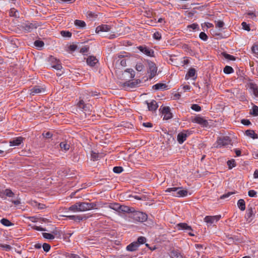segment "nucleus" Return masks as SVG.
<instances>
[{
    "instance_id": "1",
    "label": "nucleus",
    "mask_w": 258,
    "mask_h": 258,
    "mask_svg": "<svg viewBox=\"0 0 258 258\" xmlns=\"http://www.w3.org/2000/svg\"><path fill=\"white\" fill-rule=\"evenodd\" d=\"M132 218L135 221L140 222H143L147 220V215L143 212L139 211H134L133 210Z\"/></svg>"
},
{
    "instance_id": "2",
    "label": "nucleus",
    "mask_w": 258,
    "mask_h": 258,
    "mask_svg": "<svg viewBox=\"0 0 258 258\" xmlns=\"http://www.w3.org/2000/svg\"><path fill=\"white\" fill-rule=\"evenodd\" d=\"M231 144V140L228 137H220L218 139L214 147L217 148L226 146Z\"/></svg>"
},
{
    "instance_id": "3",
    "label": "nucleus",
    "mask_w": 258,
    "mask_h": 258,
    "mask_svg": "<svg viewBox=\"0 0 258 258\" xmlns=\"http://www.w3.org/2000/svg\"><path fill=\"white\" fill-rule=\"evenodd\" d=\"M80 212H85L93 209H96V205L94 203L79 202Z\"/></svg>"
},
{
    "instance_id": "4",
    "label": "nucleus",
    "mask_w": 258,
    "mask_h": 258,
    "mask_svg": "<svg viewBox=\"0 0 258 258\" xmlns=\"http://www.w3.org/2000/svg\"><path fill=\"white\" fill-rule=\"evenodd\" d=\"M20 27L26 32H29L37 28V25L36 24L25 22L21 24Z\"/></svg>"
},
{
    "instance_id": "5",
    "label": "nucleus",
    "mask_w": 258,
    "mask_h": 258,
    "mask_svg": "<svg viewBox=\"0 0 258 258\" xmlns=\"http://www.w3.org/2000/svg\"><path fill=\"white\" fill-rule=\"evenodd\" d=\"M160 111H161L163 116V119L168 120L172 118V115L170 112V107L168 106L161 107Z\"/></svg>"
},
{
    "instance_id": "6",
    "label": "nucleus",
    "mask_w": 258,
    "mask_h": 258,
    "mask_svg": "<svg viewBox=\"0 0 258 258\" xmlns=\"http://www.w3.org/2000/svg\"><path fill=\"white\" fill-rule=\"evenodd\" d=\"M148 64V73H150V79L153 78L157 73V68L154 62L149 61Z\"/></svg>"
},
{
    "instance_id": "7",
    "label": "nucleus",
    "mask_w": 258,
    "mask_h": 258,
    "mask_svg": "<svg viewBox=\"0 0 258 258\" xmlns=\"http://www.w3.org/2000/svg\"><path fill=\"white\" fill-rule=\"evenodd\" d=\"M140 82L141 81L140 80H137L134 82H126L122 84V87L125 90H129L136 88Z\"/></svg>"
},
{
    "instance_id": "8",
    "label": "nucleus",
    "mask_w": 258,
    "mask_h": 258,
    "mask_svg": "<svg viewBox=\"0 0 258 258\" xmlns=\"http://www.w3.org/2000/svg\"><path fill=\"white\" fill-rule=\"evenodd\" d=\"M221 218V215L207 216L204 218V221L208 224L212 225L217 222Z\"/></svg>"
},
{
    "instance_id": "9",
    "label": "nucleus",
    "mask_w": 258,
    "mask_h": 258,
    "mask_svg": "<svg viewBox=\"0 0 258 258\" xmlns=\"http://www.w3.org/2000/svg\"><path fill=\"white\" fill-rule=\"evenodd\" d=\"M190 132L188 131H184L179 133L177 135V141L180 144H182L185 141L188 136L190 135Z\"/></svg>"
},
{
    "instance_id": "10",
    "label": "nucleus",
    "mask_w": 258,
    "mask_h": 258,
    "mask_svg": "<svg viewBox=\"0 0 258 258\" xmlns=\"http://www.w3.org/2000/svg\"><path fill=\"white\" fill-rule=\"evenodd\" d=\"M111 27L110 26L102 24L96 27L95 32L97 34H100L101 32H107L111 31Z\"/></svg>"
},
{
    "instance_id": "11",
    "label": "nucleus",
    "mask_w": 258,
    "mask_h": 258,
    "mask_svg": "<svg viewBox=\"0 0 258 258\" xmlns=\"http://www.w3.org/2000/svg\"><path fill=\"white\" fill-rule=\"evenodd\" d=\"M255 213V210L252 207H250L248 208L245 216V218L247 222L249 223L251 221V217L254 215Z\"/></svg>"
},
{
    "instance_id": "12",
    "label": "nucleus",
    "mask_w": 258,
    "mask_h": 258,
    "mask_svg": "<svg viewBox=\"0 0 258 258\" xmlns=\"http://www.w3.org/2000/svg\"><path fill=\"white\" fill-rule=\"evenodd\" d=\"M50 60L51 62V67L52 68L56 70H61L62 66L59 60L52 57L50 58Z\"/></svg>"
},
{
    "instance_id": "13",
    "label": "nucleus",
    "mask_w": 258,
    "mask_h": 258,
    "mask_svg": "<svg viewBox=\"0 0 258 258\" xmlns=\"http://www.w3.org/2000/svg\"><path fill=\"white\" fill-rule=\"evenodd\" d=\"M177 193H172V196L177 197H184L187 195V190L183 189L182 187H178Z\"/></svg>"
},
{
    "instance_id": "14",
    "label": "nucleus",
    "mask_w": 258,
    "mask_h": 258,
    "mask_svg": "<svg viewBox=\"0 0 258 258\" xmlns=\"http://www.w3.org/2000/svg\"><path fill=\"white\" fill-rule=\"evenodd\" d=\"M192 121L193 122L197 123L203 126H206L208 125V122L206 120L204 119L203 118L197 116L192 119Z\"/></svg>"
},
{
    "instance_id": "15",
    "label": "nucleus",
    "mask_w": 258,
    "mask_h": 258,
    "mask_svg": "<svg viewBox=\"0 0 258 258\" xmlns=\"http://www.w3.org/2000/svg\"><path fill=\"white\" fill-rule=\"evenodd\" d=\"M86 61L88 65L94 67L98 62V60L94 56H90L87 58Z\"/></svg>"
},
{
    "instance_id": "16",
    "label": "nucleus",
    "mask_w": 258,
    "mask_h": 258,
    "mask_svg": "<svg viewBox=\"0 0 258 258\" xmlns=\"http://www.w3.org/2000/svg\"><path fill=\"white\" fill-rule=\"evenodd\" d=\"M146 103L149 111H155L158 107L157 102L155 100H152L150 102L146 101Z\"/></svg>"
},
{
    "instance_id": "17",
    "label": "nucleus",
    "mask_w": 258,
    "mask_h": 258,
    "mask_svg": "<svg viewBox=\"0 0 258 258\" xmlns=\"http://www.w3.org/2000/svg\"><path fill=\"white\" fill-rule=\"evenodd\" d=\"M45 92L44 89L40 86H35L31 90V94L34 95L36 94H41Z\"/></svg>"
},
{
    "instance_id": "18",
    "label": "nucleus",
    "mask_w": 258,
    "mask_h": 258,
    "mask_svg": "<svg viewBox=\"0 0 258 258\" xmlns=\"http://www.w3.org/2000/svg\"><path fill=\"white\" fill-rule=\"evenodd\" d=\"M77 106L82 109H83L84 111L89 110L90 109V105L86 104L84 103V101L83 100H80L79 102L77 103Z\"/></svg>"
},
{
    "instance_id": "19",
    "label": "nucleus",
    "mask_w": 258,
    "mask_h": 258,
    "mask_svg": "<svg viewBox=\"0 0 258 258\" xmlns=\"http://www.w3.org/2000/svg\"><path fill=\"white\" fill-rule=\"evenodd\" d=\"M23 140V138L22 137H19L16 139H14V140L11 141L10 142V145L11 146H19L20 145L21 143L22 142Z\"/></svg>"
},
{
    "instance_id": "20",
    "label": "nucleus",
    "mask_w": 258,
    "mask_h": 258,
    "mask_svg": "<svg viewBox=\"0 0 258 258\" xmlns=\"http://www.w3.org/2000/svg\"><path fill=\"white\" fill-rule=\"evenodd\" d=\"M139 247V244L136 242H134L127 246L126 249L128 251H134L137 250Z\"/></svg>"
},
{
    "instance_id": "21",
    "label": "nucleus",
    "mask_w": 258,
    "mask_h": 258,
    "mask_svg": "<svg viewBox=\"0 0 258 258\" xmlns=\"http://www.w3.org/2000/svg\"><path fill=\"white\" fill-rule=\"evenodd\" d=\"M139 49L141 52H142L143 53H145V54H146L148 56H152V54L153 53V51H152L151 50L148 49L146 47L140 46L139 47Z\"/></svg>"
},
{
    "instance_id": "22",
    "label": "nucleus",
    "mask_w": 258,
    "mask_h": 258,
    "mask_svg": "<svg viewBox=\"0 0 258 258\" xmlns=\"http://www.w3.org/2000/svg\"><path fill=\"white\" fill-rule=\"evenodd\" d=\"M124 75L125 77L132 79L135 76V72L133 69H128L124 71Z\"/></svg>"
},
{
    "instance_id": "23",
    "label": "nucleus",
    "mask_w": 258,
    "mask_h": 258,
    "mask_svg": "<svg viewBox=\"0 0 258 258\" xmlns=\"http://www.w3.org/2000/svg\"><path fill=\"white\" fill-rule=\"evenodd\" d=\"M133 210L134 208H131L124 205H120L119 212L132 213L133 212Z\"/></svg>"
},
{
    "instance_id": "24",
    "label": "nucleus",
    "mask_w": 258,
    "mask_h": 258,
    "mask_svg": "<svg viewBox=\"0 0 258 258\" xmlns=\"http://www.w3.org/2000/svg\"><path fill=\"white\" fill-rule=\"evenodd\" d=\"M177 226L179 230H192L191 227L185 223H179Z\"/></svg>"
},
{
    "instance_id": "25",
    "label": "nucleus",
    "mask_w": 258,
    "mask_h": 258,
    "mask_svg": "<svg viewBox=\"0 0 258 258\" xmlns=\"http://www.w3.org/2000/svg\"><path fill=\"white\" fill-rule=\"evenodd\" d=\"M167 88V86L165 84L159 83L156 85H154L153 86V88L154 90H166Z\"/></svg>"
},
{
    "instance_id": "26",
    "label": "nucleus",
    "mask_w": 258,
    "mask_h": 258,
    "mask_svg": "<svg viewBox=\"0 0 258 258\" xmlns=\"http://www.w3.org/2000/svg\"><path fill=\"white\" fill-rule=\"evenodd\" d=\"M63 217H67L70 219L73 220L75 221H80L83 220V217L79 215H62Z\"/></svg>"
},
{
    "instance_id": "27",
    "label": "nucleus",
    "mask_w": 258,
    "mask_h": 258,
    "mask_svg": "<svg viewBox=\"0 0 258 258\" xmlns=\"http://www.w3.org/2000/svg\"><path fill=\"white\" fill-rule=\"evenodd\" d=\"M60 148L63 151H67L69 150L70 145L66 141L62 142L59 144Z\"/></svg>"
},
{
    "instance_id": "28",
    "label": "nucleus",
    "mask_w": 258,
    "mask_h": 258,
    "mask_svg": "<svg viewBox=\"0 0 258 258\" xmlns=\"http://www.w3.org/2000/svg\"><path fill=\"white\" fill-rule=\"evenodd\" d=\"M245 135L253 139L257 138V135L252 130H247Z\"/></svg>"
},
{
    "instance_id": "29",
    "label": "nucleus",
    "mask_w": 258,
    "mask_h": 258,
    "mask_svg": "<svg viewBox=\"0 0 258 258\" xmlns=\"http://www.w3.org/2000/svg\"><path fill=\"white\" fill-rule=\"evenodd\" d=\"M238 208L241 210L244 211L245 209V203L243 199H240L237 202Z\"/></svg>"
},
{
    "instance_id": "30",
    "label": "nucleus",
    "mask_w": 258,
    "mask_h": 258,
    "mask_svg": "<svg viewBox=\"0 0 258 258\" xmlns=\"http://www.w3.org/2000/svg\"><path fill=\"white\" fill-rule=\"evenodd\" d=\"M79 203H77L76 204L71 206L69 207V210L74 212H80L79 210Z\"/></svg>"
},
{
    "instance_id": "31",
    "label": "nucleus",
    "mask_w": 258,
    "mask_h": 258,
    "mask_svg": "<svg viewBox=\"0 0 258 258\" xmlns=\"http://www.w3.org/2000/svg\"><path fill=\"white\" fill-rule=\"evenodd\" d=\"M1 223L5 226L9 227L14 225V224L10 221L8 219L3 218L1 219Z\"/></svg>"
},
{
    "instance_id": "32",
    "label": "nucleus",
    "mask_w": 258,
    "mask_h": 258,
    "mask_svg": "<svg viewBox=\"0 0 258 258\" xmlns=\"http://www.w3.org/2000/svg\"><path fill=\"white\" fill-rule=\"evenodd\" d=\"M171 257L172 258H183L181 254L177 250H172L171 252Z\"/></svg>"
},
{
    "instance_id": "33",
    "label": "nucleus",
    "mask_w": 258,
    "mask_h": 258,
    "mask_svg": "<svg viewBox=\"0 0 258 258\" xmlns=\"http://www.w3.org/2000/svg\"><path fill=\"white\" fill-rule=\"evenodd\" d=\"M109 208L119 212L120 205L118 203H111L109 205Z\"/></svg>"
},
{
    "instance_id": "34",
    "label": "nucleus",
    "mask_w": 258,
    "mask_h": 258,
    "mask_svg": "<svg viewBox=\"0 0 258 258\" xmlns=\"http://www.w3.org/2000/svg\"><path fill=\"white\" fill-rule=\"evenodd\" d=\"M196 73V70L194 69H190L185 76V79H188L189 77H192L195 76Z\"/></svg>"
},
{
    "instance_id": "35",
    "label": "nucleus",
    "mask_w": 258,
    "mask_h": 258,
    "mask_svg": "<svg viewBox=\"0 0 258 258\" xmlns=\"http://www.w3.org/2000/svg\"><path fill=\"white\" fill-rule=\"evenodd\" d=\"M75 24L80 28H84L86 26V24L84 21L79 20H76L75 21Z\"/></svg>"
},
{
    "instance_id": "36",
    "label": "nucleus",
    "mask_w": 258,
    "mask_h": 258,
    "mask_svg": "<svg viewBox=\"0 0 258 258\" xmlns=\"http://www.w3.org/2000/svg\"><path fill=\"white\" fill-rule=\"evenodd\" d=\"M223 71L224 73L229 74L233 73V69L232 67L227 66L224 68Z\"/></svg>"
},
{
    "instance_id": "37",
    "label": "nucleus",
    "mask_w": 258,
    "mask_h": 258,
    "mask_svg": "<svg viewBox=\"0 0 258 258\" xmlns=\"http://www.w3.org/2000/svg\"><path fill=\"white\" fill-rule=\"evenodd\" d=\"M10 16L17 17L18 16V11L14 8H12L10 11Z\"/></svg>"
},
{
    "instance_id": "38",
    "label": "nucleus",
    "mask_w": 258,
    "mask_h": 258,
    "mask_svg": "<svg viewBox=\"0 0 258 258\" xmlns=\"http://www.w3.org/2000/svg\"><path fill=\"white\" fill-rule=\"evenodd\" d=\"M0 247H1L3 250L6 251H10L12 249V247L10 245L2 243L0 244Z\"/></svg>"
},
{
    "instance_id": "39",
    "label": "nucleus",
    "mask_w": 258,
    "mask_h": 258,
    "mask_svg": "<svg viewBox=\"0 0 258 258\" xmlns=\"http://www.w3.org/2000/svg\"><path fill=\"white\" fill-rule=\"evenodd\" d=\"M42 235L45 238H46L48 239L51 240V239H53L54 238V236H53V235L52 234H50V233H43Z\"/></svg>"
},
{
    "instance_id": "40",
    "label": "nucleus",
    "mask_w": 258,
    "mask_h": 258,
    "mask_svg": "<svg viewBox=\"0 0 258 258\" xmlns=\"http://www.w3.org/2000/svg\"><path fill=\"white\" fill-rule=\"evenodd\" d=\"M227 165H228L229 169H232L233 167H235L236 165L235 160L233 159L228 160L227 161Z\"/></svg>"
},
{
    "instance_id": "41",
    "label": "nucleus",
    "mask_w": 258,
    "mask_h": 258,
    "mask_svg": "<svg viewBox=\"0 0 258 258\" xmlns=\"http://www.w3.org/2000/svg\"><path fill=\"white\" fill-rule=\"evenodd\" d=\"M250 113L253 116L258 115V107L256 106H253L252 108V111Z\"/></svg>"
},
{
    "instance_id": "42",
    "label": "nucleus",
    "mask_w": 258,
    "mask_h": 258,
    "mask_svg": "<svg viewBox=\"0 0 258 258\" xmlns=\"http://www.w3.org/2000/svg\"><path fill=\"white\" fill-rule=\"evenodd\" d=\"M44 42L42 41L36 40L34 42V45L38 48H41L44 46Z\"/></svg>"
},
{
    "instance_id": "43",
    "label": "nucleus",
    "mask_w": 258,
    "mask_h": 258,
    "mask_svg": "<svg viewBox=\"0 0 258 258\" xmlns=\"http://www.w3.org/2000/svg\"><path fill=\"white\" fill-rule=\"evenodd\" d=\"M60 34L62 36L64 37H71L72 36V33L69 31H61Z\"/></svg>"
},
{
    "instance_id": "44",
    "label": "nucleus",
    "mask_w": 258,
    "mask_h": 258,
    "mask_svg": "<svg viewBox=\"0 0 258 258\" xmlns=\"http://www.w3.org/2000/svg\"><path fill=\"white\" fill-rule=\"evenodd\" d=\"M4 194L9 197H12L14 195V192L10 189H5Z\"/></svg>"
},
{
    "instance_id": "45",
    "label": "nucleus",
    "mask_w": 258,
    "mask_h": 258,
    "mask_svg": "<svg viewBox=\"0 0 258 258\" xmlns=\"http://www.w3.org/2000/svg\"><path fill=\"white\" fill-rule=\"evenodd\" d=\"M113 171L115 173H120L123 171V169L120 166H116L113 168Z\"/></svg>"
},
{
    "instance_id": "46",
    "label": "nucleus",
    "mask_w": 258,
    "mask_h": 258,
    "mask_svg": "<svg viewBox=\"0 0 258 258\" xmlns=\"http://www.w3.org/2000/svg\"><path fill=\"white\" fill-rule=\"evenodd\" d=\"M241 26L242 27L243 29L247 31H249L250 30L249 25H248L246 22H242L241 24Z\"/></svg>"
},
{
    "instance_id": "47",
    "label": "nucleus",
    "mask_w": 258,
    "mask_h": 258,
    "mask_svg": "<svg viewBox=\"0 0 258 258\" xmlns=\"http://www.w3.org/2000/svg\"><path fill=\"white\" fill-rule=\"evenodd\" d=\"M144 68L143 64L142 63H138L136 66V69L138 72L142 71Z\"/></svg>"
},
{
    "instance_id": "48",
    "label": "nucleus",
    "mask_w": 258,
    "mask_h": 258,
    "mask_svg": "<svg viewBox=\"0 0 258 258\" xmlns=\"http://www.w3.org/2000/svg\"><path fill=\"white\" fill-rule=\"evenodd\" d=\"M33 206L37 207L39 209H43L45 207V205L44 204L37 203V202H35L33 203Z\"/></svg>"
},
{
    "instance_id": "49",
    "label": "nucleus",
    "mask_w": 258,
    "mask_h": 258,
    "mask_svg": "<svg viewBox=\"0 0 258 258\" xmlns=\"http://www.w3.org/2000/svg\"><path fill=\"white\" fill-rule=\"evenodd\" d=\"M178 189V187H170V188H167L165 190V191L171 192L172 194V193H177L178 190H176V189Z\"/></svg>"
},
{
    "instance_id": "50",
    "label": "nucleus",
    "mask_w": 258,
    "mask_h": 258,
    "mask_svg": "<svg viewBox=\"0 0 258 258\" xmlns=\"http://www.w3.org/2000/svg\"><path fill=\"white\" fill-rule=\"evenodd\" d=\"M199 37L202 40H204V41L207 40L208 39V36H207V34L205 32H202L200 33V34L199 35Z\"/></svg>"
},
{
    "instance_id": "51",
    "label": "nucleus",
    "mask_w": 258,
    "mask_h": 258,
    "mask_svg": "<svg viewBox=\"0 0 258 258\" xmlns=\"http://www.w3.org/2000/svg\"><path fill=\"white\" fill-rule=\"evenodd\" d=\"M146 241V239L145 237L141 236L138 238V242H137L139 245L140 244L144 243Z\"/></svg>"
},
{
    "instance_id": "52",
    "label": "nucleus",
    "mask_w": 258,
    "mask_h": 258,
    "mask_svg": "<svg viewBox=\"0 0 258 258\" xmlns=\"http://www.w3.org/2000/svg\"><path fill=\"white\" fill-rule=\"evenodd\" d=\"M223 55L226 59L232 60H235V57L231 55L230 54H227L226 53H223Z\"/></svg>"
},
{
    "instance_id": "53",
    "label": "nucleus",
    "mask_w": 258,
    "mask_h": 258,
    "mask_svg": "<svg viewBox=\"0 0 258 258\" xmlns=\"http://www.w3.org/2000/svg\"><path fill=\"white\" fill-rule=\"evenodd\" d=\"M191 108L192 109V110H194L196 111H199L201 110V107L198 105V104H193L192 105L191 107Z\"/></svg>"
},
{
    "instance_id": "54",
    "label": "nucleus",
    "mask_w": 258,
    "mask_h": 258,
    "mask_svg": "<svg viewBox=\"0 0 258 258\" xmlns=\"http://www.w3.org/2000/svg\"><path fill=\"white\" fill-rule=\"evenodd\" d=\"M257 192L254 190H250L248 192V195L250 197H255Z\"/></svg>"
},
{
    "instance_id": "55",
    "label": "nucleus",
    "mask_w": 258,
    "mask_h": 258,
    "mask_svg": "<svg viewBox=\"0 0 258 258\" xmlns=\"http://www.w3.org/2000/svg\"><path fill=\"white\" fill-rule=\"evenodd\" d=\"M50 248V246L47 243H44L43 244V249L45 251H48Z\"/></svg>"
},
{
    "instance_id": "56",
    "label": "nucleus",
    "mask_w": 258,
    "mask_h": 258,
    "mask_svg": "<svg viewBox=\"0 0 258 258\" xmlns=\"http://www.w3.org/2000/svg\"><path fill=\"white\" fill-rule=\"evenodd\" d=\"M224 25V23L223 21H218L216 22V26L218 28H222Z\"/></svg>"
},
{
    "instance_id": "57",
    "label": "nucleus",
    "mask_w": 258,
    "mask_h": 258,
    "mask_svg": "<svg viewBox=\"0 0 258 258\" xmlns=\"http://www.w3.org/2000/svg\"><path fill=\"white\" fill-rule=\"evenodd\" d=\"M91 158L93 160H96L98 159V155L97 153H96L94 152H92L91 153Z\"/></svg>"
},
{
    "instance_id": "58",
    "label": "nucleus",
    "mask_w": 258,
    "mask_h": 258,
    "mask_svg": "<svg viewBox=\"0 0 258 258\" xmlns=\"http://www.w3.org/2000/svg\"><path fill=\"white\" fill-rule=\"evenodd\" d=\"M153 37L154 39L159 40L161 39V35L159 32H156L154 34Z\"/></svg>"
},
{
    "instance_id": "59",
    "label": "nucleus",
    "mask_w": 258,
    "mask_h": 258,
    "mask_svg": "<svg viewBox=\"0 0 258 258\" xmlns=\"http://www.w3.org/2000/svg\"><path fill=\"white\" fill-rule=\"evenodd\" d=\"M252 51L253 53L258 55V45H255L252 46Z\"/></svg>"
},
{
    "instance_id": "60",
    "label": "nucleus",
    "mask_w": 258,
    "mask_h": 258,
    "mask_svg": "<svg viewBox=\"0 0 258 258\" xmlns=\"http://www.w3.org/2000/svg\"><path fill=\"white\" fill-rule=\"evenodd\" d=\"M233 194V192H229L226 194H224L223 195H222V196H221L220 198L221 199H225V198H228L230 195Z\"/></svg>"
},
{
    "instance_id": "61",
    "label": "nucleus",
    "mask_w": 258,
    "mask_h": 258,
    "mask_svg": "<svg viewBox=\"0 0 258 258\" xmlns=\"http://www.w3.org/2000/svg\"><path fill=\"white\" fill-rule=\"evenodd\" d=\"M43 136L45 138L49 139L52 137V134L50 132H47L45 134L43 133Z\"/></svg>"
},
{
    "instance_id": "62",
    "label": "nucleus",
    "mask_w": 258,
    "mask_h": 258,
    "mask_svg": "<svg viewBox=\"0 0 258 258\" xmlns=\"http://www.w3.org/2000/svg\"><path fill=\"white\" fill-rule=\"evenodd\" d=\"M241 123L244 125H248L250 124V122L249 120L247 119H242L241 120Z\"/></svg>"
},
{
    "instance_id": "63",
    "label": "nucleus",
    "mask_w": 258,
    "mask_h": 258,
    "mask_svg": "<svg viewBox=\"0 0 258 258\" xmlns=\"http://www.w3.org/2000/svg\"><path fill=\"white\" fill-rule=\"evenodd\" d=\"M143 125L146 127H151L152 124L150 122H144L143 123Z\"/></svg>"
},
{
    "instance_id": "64",
    "label": "nucleus",
    "mask_w": 258,
    "mask_h": 258,
    "mask_svg": "<svg viewBox=\"0 0 258 258\" xmlns=\"http://www.w3.org/2000/svg\"><path fill=\"white\" fill-rule=\"evenodd\" d=\"M198 25L196 24H192L191 25H188L187 26L188 28H192L193 30L196 29L198 27Z\"/></svg>"
}]
</instances>
